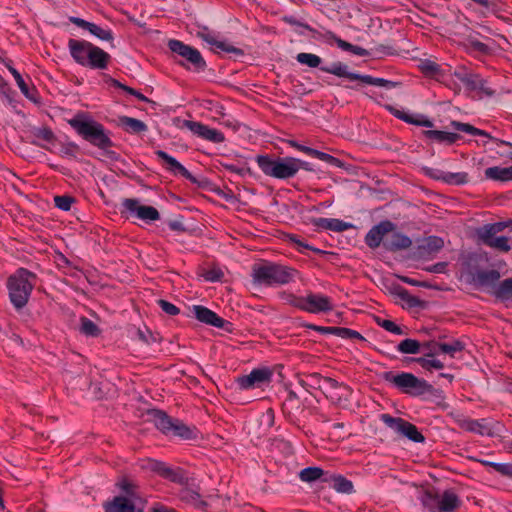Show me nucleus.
Returning a JSON list of instances; mask_svg holds the SVG:
<instances>
[{
  "mask_svg": "<svg viewBox=\"0 0 512 512\" xmlns=\"http://www.w3.org/2000/svg\"><path fill=\"white\" fill-rule=\"evenodd\" d=\"M67 123L80 138L101 150L108 159H118V154L111 150L114 146L111 132L91 114L79 111L72 118L67 119Z\"/></svg>",
  "mask_w": 512,
  "mask_h": 512,
  "instance_id": "1",
  "label": "nucleus"
},
{
  "mask_svg": "<svg viewBox=\"0 0 512 512\" xmlns=\"http://www.w3.org/2000/svg\"><path fill=\"white\" fill-rule=\"evenodd\" d=\"M68 48L73 60L94 70H105L111 60L109 53L86 40L69 39Z\"/></svg>",
  "mask_w": 512,
  "mask_h": 512,
  "instance_id": "2",
  "label": "nucleus"
},
{
  "mask_svg": "<svg viewBox=\"0 0 512 512\" xmlns=\"http://www.w3.org/2000/svg\"><path fill=\"white\" fill-rule=\"evenodd\" d=\"M297 270L282 264L265 261L252 267V279L255 284L268 287L286 285L294 281Z\"/></svg>",
  "mask_w": 512,
  "mask_h": 512,
  "instance_id": "3",
  "label": "nucleus"
},
{
  "mask_svg": "<svg viewBox=\"0 0 512 512\" xmlns=\"http://www.w3.org/2000/svg\"><path fill=\"white\" fill-rule=\"evenodd\" d=\"M37 276L25 269L19 268L7 280L9 299L15 309H22L28 303L36 285Z\"/></svg>",
  "mask_w": 512,
  "mask_h": 512,
  "instance_id": "4",
  "label": "nucleus"
},
{
  "mask_svg": "<svg viewBox=\"0 0 512 512\" xmlns=\"http://www.w3.org/2000/svg\"><path fill=\"white\" fill-rule=\"evenodd\" d=\"M381 377L383 381L393 388L412 397H419L431 393L433 390V386L430 383L409 372L394 373L386 371L382 373Z\"/></svg>",
  "mask_w": 512,
  "mask_h": 512,
  "instance_id": "5",
  "label": "nucleus"
},
{
  "mask_svg": "<svg viewBox=\"0 0 512 512\" xmlns=\"http://www.w3.org/2000/svg\"><path fill=\"white\" fill-rule=\"evenodd\" d=\"M260 170L264 175L279 180H287L296 176L294 157H275L269 154L257 155L255 157Z\"/></svg>",
  "mask_w": 512,
  "mask_h": 512,
  "instance_id": "6",
  "label": "nucleus"
},
{
  "mask_svg": "<svg viewBox=\"0 0 512 512\" xmlns=\"http://www.w3.org/2000/svg\"><path fill=\"white\" fill-rule=\"evenodd\" d=\"M420 500L429 512H456L462 504L460 497L453 489L442 492L436 489L426 490Z\"/></svg>",
  "mask_w": 512,
  "mask_h": 512,
  "instance_id": "7",
  "label": "nucleus"
},
{
  "mask_svg": "<svg viewBox=\"0 0 512 512\" xmlns=\"http://www.w3.org/2000/svg\"><path fill=\"white\" fill-rule=\"evenodd\" d=\"M168 48L173 53L177 63L185 69L194 72H202L205 70L206 61L198 49L176 39L168 41Z\"/></svg>",
  "mask_w": 512,
  "mask_h": 512,
  "instance_id": "8",
  "label": "nucleus"
},
{
  "mask_svg": "<svg viewBox=\"0 0 512 512\" xmlns=\"http://www.w3.org/2000/svg\"><path fill=\"white\" fill-rule=\"evenodd\" d=\"M320 70L325 73L333 74L337 77L346 78L350 81H359L362 84L383 87L388 90L397 86L396 82L386 80L384 78H377L370 75H361L351 72L349 71L348 66L342 62H334L329 66H321Z\"/></svg>",
  "mask_w": 512,
  "mask_h": 512,
  "instance_id": "9",
  "label": "nucleus"
},
{
  "mask_svg": "<svg viewBox=\"0 0 512 512\" xmlns=\"http://www.w3.org/2000/svg\"><path fill=\"white\" fill-rule=\"evenodd\" d=\"M380 419L389 428L407 437L409 440L413 442L422 443L425 440V437L422 435L421 432L418 431L417 427L414 424L402 418H396L389 414H381Z\"/></svg>",
  "mask_w": 512,
  "mask_h": 512,
  "instance_id": "10",
  "label": "nucleus"
},
{
  "mask_svg": "<svg viewBox=\"0 0 512 512\" xmlns=\"http://www.w3.org/2000/svg\"><path fill=\"white\" fill-rule=\"evenodd\" d=\"M122 213H128L130 216L145 221L146 223L154 222L160 219L159 211L148 205H141L140 201L135 198H125L121 203Z\"/></svg>",
  "mask_w": 512,
  "mask_h": 512,
  "instance_id": "11",
  "label": "nucleus"
},
{
  "mask_svg": "<svg viewBox=\"0 0 512 512\" xmlns=\"http://www.w3.org/2000/svg\"><path fill=\"white\" fill-rule=\"evenodd\" d=\"M104 512H144V501H135L127 496H115L104 503Z\"/></svg>",
  "mask_w": 512,
  "mask_h": 512,
  "instance_id": "12",
  "label": "nucleus"
},
{
  "mask_svg": "<svg viewBox=\"0 0 512 512\" xmlns=\"http://www.w3.org/2000/svg\"><path fill=\"white\" fill-rule=\"evenodd\" d=\"M334 308L332 299L318 293H308L304 296L302 311L318 314L332 311Z\"/></svg>",
  "mask_w": 512,
  "mask_h": 512,
  "instance_id": "13",
  "label": "nucleus"
},
{
  "mask_svg": "<svg viewBox=\"0 0 512 512\" xmlns=\"http://www.w3.org/2000/svg\"><path fill=\"white\" fill-rule=\"evenodd\" d=\"M272 373L267 368L253 369L248 375L238 377L237 384L243 390L259 388L262 385L269 383Z\"/></svg>",
  "mask_w": 512,
  "mask_h": 512,
  "instance_id": "14",
  "label": "nucleus"
},
{
  "mask_svg": "<svg viewBox=\"0 0 512 512\" xmlns=\"http://www.w3.org/2000/svg\"><path fill=\"white\" fill-rule=\"evenodd\" d=\"M419 68L424 75L443 83L447 87H452V75L450 68H443L441 65L429 59L422 60Z\"/></svg>",
  "mask_w": 512,
  "mask_h": 512,
  "instance_id": "15",
  "label": "nucleus"
},
{
  "mask_svg": "<svg viewBox=\"0 0 512 512\" xmlns=\"http://www.w3.org/2000/svg\"><path fill=\"white\" fill-rule=\"evenodd\" d=\"M395 230V224L389 220L381 221L373 226L365 236V243L371 249L378 248L389 233Z\"/></svg>",
  "mask_w": 512,
  "mask_h": 512,
  "instance_id": "16",
  "label": "nucleus"
},
{
  "mask_svg": "<svg viewBox=\"0 0 512 512\" xmlns=\"http://www.w3.org/2000/svg\"><path fill=\"white\" fill-rule=\"evenodd\" d=\"M185 126L196 136L210 141L212 143H222L225 141L224 134L215 128H211L197 121H186Z\"/></svg>",
  "mask_w": 512,
  "mask_h": 512,
  "instance_id": "17",
  "label": "nucleus"
},
{
  "mask_svg": "<svg viewBox=\"0 0 512 512\" xmlns=\"http://www.w3.org/2000/svg\"><path fill=\"white\" fill-rule=\"evenodd\" d=\"M309 378L317 383L319 388L329 395L331 399H340L342 394L338 390L349 392V387L343 383L338 382L336 379L330 377H322L318 373L311 374Z\"/></svg>",
  "mask_w": 512,
  "mask_h": 512,
  "instance_id": "18",
  "label": "nucleus"
},
{
  "mask_svg": "<svg viewBox=\"0 0 512 512\" xmlns=\"http://www.w3.org/2000/svg\"><path fill=\"white\" fill-rule=\"evenodd\" d=\"M511 225L512 220L485 224L476 229V235L484 245L488 246V243H491L497 237V233L502 232Z\"/></svg>",
  "mask_w": 512,
  "mask_h": 512,
  "instance_id": "19",
  "label": "nucleus"
},
{
  "mask_svg": "<svg viewBox=\"0 0 512 512\" xmlns=\"http://www.w3.org/2000/svg\"><path fill=\"white\" fill-rule=\"evenodd\" d=\"M193 313L196 319L216 328L225 329L230 322L218 316L215 312L202 305L193 306Z\"/></svg>",
  "mask_w": 512,
  "mask_h": 512,
  "instance_id": "20",
  "label": "nucleus"
},
{
  "mask_svg": "<svg viewBox=\"0 0 512 512\" xmlns=\"http://www.w3.org/2000/svg\"><path fill=\"white\" fill-rule=\"evenodd\" d=\"M156 156L162 160L165 165L166 169L175 175H181L187 180L194 181V177L192 174L174 157L170 156L168 153L162 150H157L155 152Z\"/></svg>",
  "mask_w": 512,
  "mask_h": 512,
  "instance_id": "21",
  "label": "nucleus"
},
{
  "mask_svg": "<svg viewBox=\"0 0 512 512\" xmlns=\"http://www.w3.org/2000/svg\"><path fill=\"white\" fill-rule=\"evenodd\" d=\"M456 422L458 426L465 431L477 433L482 436L491 434V429L487 425L485 419L475 420L464 416H458Z\"/></svg>",
  "mask_w": 512,
  "mask_h": 512,
  "instance_id": "22",
  "label": "nucleus"
},
{
  "mask_svg": "<svg viewBox=\"0 0 512 512\" xmlns=\"http://www.w3.org/2000/svg\"><path fill=\"white\" fill-rule=\"evenodd\" d=\"M412 245V240L405 234L395 230L385 238L383 246L386 250L396 252L408 249Z\"/></svg>",
  "mask_w": 512,
  "mask_h": 512,
  "instance_id": "23",
  "label": "nucleus"
},
{
  "mask_svg": "<svg viewBox=\"0 0 512 512\" xmlns=\"http://www.w3.org/2000/svg\"><path fill=\"white\" fill-rule=\"evenodd\" d=\"M470 80L473 84H467V90L477 92L480 97H492L495 95V90L491 88L488 85V81L482 78L479 74L474 73Z\"/></svg>",
  "mask_w": 512,
  "mask_h": 512,
  "instance_id": "24",
  "label": "nucleus"
},
{
  "mask_svg": "<svg viewBox=\"0 0 512 512\" xmlns=\"http://www.w3.org/2000/svg\"><path fill=\"white\" fill-rule=\"evenodd\" d=\"M324 483H328L331 487L339 493L350 494L353 492V483L342 475L329 473Z\"/></svg>",
  "mask_w": 512,
  "mask_h": 512,
  "instance_id": "25",
  "label": "nucleus"
},
{
  "mask_svg": "<svg viewBox=\"0 0 512 512\" xmlns=\"http://www.w3.org/2000/svg\"><path fill=\"white\" fill-rule=\"evenodd\" d=\"M391 112L395 117H397L398 119H400L406 123L414 124V125L422 126V127H428V128H431L433 126V122L423 115L409 114L405 111H401V110L393 109V108H391Z\"/></svg>",
  "mask_w": 512,
  "mask_h": 512,
  "instance_id": "26",
  "label": "nucleus"
},
{
  "mask_svg": "<svg viewBox=\"0 0 512 512\" xmlns=\"http://www.w3.org/2000/svg\"><path fill=\"white\" fill-rule=\"evenodd\" d=\"M444 246L442 238L437 236H429L424 239L418 250L421 256H429L440 251Z\"/></svg>",
  "mask_w": 512,
  "mask_h": 512,
  "instance_id": "27",
  "label": "nucleus"
},
{
  "mask_svg": "<svg viewBox=\"0 0 512 512\" xmlns=\"http://www.w3.org/2000/svg\"><path fill=\"white\" fill-rule=\"evenodd\" d=\"M426 138L433 140L437 143H445L448 145L457 142L461 136L457 133L440 131V130H426L424 131Z\"/></svg>",
  "mask_w": 512,
  "mask_h": 512,
  "instance_id": "28",
  "label": "nucleus"
},
{
  "mask_svg": "<svg viewBox=\"0 0 512 512\" xmlns=\"http://www.w3.org/2000/svg\"><path fill=\"white\" fill-rule=\"evenodd\" d=\"M328 474V471H325L320 467H307L302 469L298 476L302 482L312 483L317 480L324 482V479L327 478Z\"/></svg>",
  "mask_w": 512,
  "mask_h": 512,
  "instance_id": "29",
  "label": "nucleus"
},
{
  "mask_svg": "<svg viewBox=\"0 0 512 512\" xmlns=\"http://www.w3.org/2000/svg\"><path fill=\"white\" fill-rule=\"evenodd\" d=\"M485 176L488 179L507 182L512 180V166L510 167H499L493 166L485 170Z\"/></svg>",
  "mask_w": 512,
  "mask_h": 512,
  "instance_id": "30",
  "label": "nucleus"
},
{
  "mask_svg": "<svg viewBox=\"0 0 512 512\" xmlns=\"http://www.w3.org/2000/svg\"><path fill=\"white\" fill-rule=\"evenodd\" d=\"M153 420L157 429L166 435H170L174 418L168 416L161 410H154Z\"/></svg>",
  "mask_w": 512,
  "mask_h": 512,
  "instance_id": "31",
  "label": "nucleus"
},
{
  "mask_svg": "<svg viewBox=\"0 0 512 512\" xmlns=\"http://www.w3.org/2000/svg\"><path fill=\"white\" fill-rule=\"evenodd\" d=\"M119 121L121 127L128 133L139 134L146 132L148 129L147 125L143 121L136 118L123 116Z\"/></svg>",
  "mask_w": 512,
  "mask_h": 512,
  "instance_id": "32",
  "label": "nucleus"
},
{
  "mask_svg": "<svg viewBox=\"0 0 512 512\" xmlns=\"http://www.w3.org/2000/svg\"><path fill=\"white\" fill-rule=\"evenodd\" d=\"M117 487L123 493L121 496H127L135 501H142L138 496V486L132 480L122 477L117 483Z\"/></svg>",
  "mask_w": 512,
  "mask_h": 512,
  "instance_id": "33",
  "label": "nucleus"
},
{
  "mask_svg": "<svg viewBox=\"0 0 512 512\" xmlns=\"http://www.w3.org/2000/svg\"><path fill=\"white\" fill-rule=\"evenodd\" d=\"M170 435L180 437L184 440H190L196 436L195 429L187 426L178 419H174Z\"/></svg>",
  "mask_w": 512,
  "mask_h": 512,
  "instance_id": "34",
  "label": "nucleus"
},
{
  "mask_svg": "<svg viewBox=\"0 0 512 512\" xmlns=\"http://www.w3.org/2000/svg\"><path fill=\"white\" fill-rule=\"evenodd\" d=\"M394 293L397 295L402 301H404L409 308L422 307L423 301L420 300L417 296H413L409 293L407 289L402 286H397L394 288Z\"/></svg>",
  "mask_w": 512,
  "mask_h": 512,
  "instance_id": "35",
  "label": "nucleus"
},
{
  "mask_svg": "<svg viewBox=\"0 0 512 512\" xmlns=\"http://www.w3.org/2000/svg\"><path fill=\"white\" fill-rule=\"evenodd\" d=\"M179 496L182 501L196 508H200L205 505V502L201 499L200 494L196 490L183 488L181 489Z\"/></svg>",
  "mask_w": 512,
  "mask_h": 512,
  "instance_id": "36",
  "label": "nucleus"
},
{
  "mask_svg": "<svg viewBox=\"0 0 512 512\" xmlns=\"http://www.w3.org/2000/svg\"><path fill=\"white\" fill-rule=\"evenodd\" d=\"M450 126L457 131H461V132H464V133H467V134H470L473 136H483L486 138H491L489 133H487L486 131L481 130L479 128H476L469 123H462V122L453 120V121H451Z\"/></svg>",
  "mask_w": 512,
  "mask_h": 512,
  "instance_id": "37",
  "label": "nucleus"
},
{
  "mask_svg": "<svg viewBox=\"0 0 512 512\" xmlns=\"http://www.w3.org/2000/svg\"><path fill=\"white\" fill-rule=\"evenodd\" d=\"M473 74L474 73L468 72L465 67H459L453 73L451 72L452 78H457L465 86L467 84H473L472 81L470 80ZM451 86L452 87L449 88L454 90L456 93L460 91V86L454 81V79H452Z\"/></svg>",
  "mask_w": 512,
  "mask_h": 512,
  "instance_id": "38",
  "label": "nucleus"
},
{
  "mask_svg": "<svg viewBox=\"0 0 512 512\" xmlns=\"http://www.w3.org/2000/svg\"><path fill=\"white\" fill-rule=\"evenodd\" d=\"M422 344L415 339L406 338L399 342L397 351L402 354H417L421 352Z\"/></svg>",
  "mask_w": 512,
  "mask_h": 512,
  "instance_id": "39",
  "label": "nucleus"
},
{
  "mask_svg": "<svg viewBox=\"0 0 512 512\" xmlns=\"http://www.w3.org/2000/svg\"><path fill=\"white\" fill-rule=\"evenodd\" d=\"M438 349L442 353L448 354L450 357L454 358L457 353L465 349V343L460 339H455L449 343H440Z\"/></svg>",
  "mask_w": 512,
  "mask_h": 512,
  "instance_id": "40",
  "label": "nucleus"
},
{
  "mask_svg": "<svg viewBox=\"0 0 512 512\" xmlns=\"http://www.w3.org/2000/svg\"><path fill=\"white\" fill-rule=\"evenodd\" d=\"M12 76L14 77L20 91L22 92V94L27 97L28 99L32 100L33 102H37V98H36V90L33 88V89H30L28 84L25 82V80L23 79V77L21 76V74L17 71V70H13L12 71Z\"/></svg>",
  "mask_w": 512,
  "mask_h": 512,
  "instance_id": "41",
  "label": "nucleus"
},
{
  "mask_svg": "<svg viewBox=\"0 0 512 512\" xmlns=\"http://www.w3.org/2000/svg\"><path fill=\"white\" fill-rule=\"evenodd\" d=\"M162 478L177 484H185L188 480L181 468H173L171 466H167L162 475Z\"/></svg>",
  "mask_w": 512,
  "mask_h": 512,
  "instance_id": "42",
  "label": "nucleus"
},
{
  "mask_svg": "<svg viewBox=\"0 0 512 512\" xmlns=\"http://www.w3.org/2000/svg\"><path fill=\"white\" fill-rule=\"evenodd\" d=\"M494 295L501 301L512 299V278L503 280L495 289Z\"/></svg>",
  "mask_w": 512,
  "mask_h": 512,
  "instance_id": "43",
  "label": "nucleus"
},
{
  "mask_svg": "<svg viewBox=\"0 0 512 512\" xmlns=\"http://www.w3.org/2000/svg\"><path fill=\"white\" fill-rule=\"evenodd\" d=\"M411 361L418 363L423 369L431 371L432 369L441 370L444 368V363L434 357H417L411 358Z\"/></svg>",
  "mask_w": 512,
  "mask_h": 512,
  "instance_id": "44",
  "label": "nucleus"
},
{
  "mask_svg": "<svg viewBox=\"0 0 512 512\" xmlns=\"http://www.w3.org/2000/svg\"><path fill=\"white\" fill-rule=\"evenodd\" d=\"M466 48L469 53H478L480 55H488L491 53V48L487 44L473 37L467 38Z\"/></svg>",
  "mask_w": 512,
  "mask_h": 512,
  "instance_id": "45",
  "label": "nucleus"
},
{
  "mask_svg": "<svg viewBox=\"0 0 512 512\" xmlns=\"http://www.w3.org/2000/svg\"><path fill=\"white\" fill-rule=\"evenodd\" d=\"M330 333L344 339L364 340V337L357 331L345 327H328L325 328Z\"/></svg>",
  "mask_w": 512,
  "mask_h": 512,
  "instance_id": "46",
  "label": "nucleus"
},
{
  "mask_svg": "<svg viewBox=\"0 0 512 512\" xmlns=\"http://www.w3.org/2000/svg\"><path fill=\"white\" fill-rule=\"evenodd\" d=\"M213 50L217 53L234 54L235 56H243L244 51L238 47L233 46L225 40H218Z\"/></svg>",
  "mask_w": 512,
  "mask_h": 512,
  "instance_id": "47",
  "label": "nucleus"
},
{
  "mask_svg": "<svg viewBox=\"0 0 512 512\" xmlns=\"http://www.w3.org/2000/svg\"><path fill=\"white\" fill-rule=\"evenodd\" d=\"M500 279V273L495 270H481L477 272V280L482 285H490L496 283Z\"/></svg>",
  "mask_w": 512,
  "mask_h": 512,
  "instance_id": "48",
  "label": "nucleus"
},
{
  "mask_svg": "<svg viewBox=\"0 0 512 512\" xmlns=\"http://www.w3.org/2000/svg\"><path fill=\"white\" fill-rule=\"evenodd\" d=\"M296 60L300 64L306 65L310 68H317L322 63V59L318 55L305 52L298 53L296 56Z\"/></svg>",
  "mask_w": 512,
  "mask_h": 512,
  "instance_id": "49",
  "label": "nucleus"
},
{
  "mask_svg": "<svg viewBox=\"0 0 512 512\" xmlns=\"http://www.w3.org/2000/svg\"><path fill=\"white\" fill-rule=\"evenodd\" d=\"M443 182L449 185H463L468 182V174L466 172H445Z\"/></svg>",
  "mask_w": 512,
  "mask_h": 512,
  "instance_id": "50",
  "label": "nucleus"
},
{
  "mask_svg": "<svg viewBox=\"0 0 512 512\" xmlns=\"http://www.w3.org/2000/svg\"><path fill=\"white\" fill-rule=\"evenodd\" d=\"M311 157H314V158H317L323 162H326L327 164L331 165V166H334V167H341L342 166V162L340 159L328 154V153H325V152H322V151H319V150H316V149H312V152H311Z\"/></svg>",
  "mask_w": 512,
  "mask_h": 512,
  "instance_id": "51",
  "label": "nucleus"
},
{
  "mask_svg": "<svg viewBox=\"0 0 512 512\" xmlns=\"http://www.w3.org/2000/svg\"><path fill=\"white\" fill-rule=\"evenodd\" d=\"M279 296L285 303L300 310L303 309L304 296H296L293 293L285 291L281 292Z\"/></svg>",
  "mask_w": 512,
  "mask_h": 512,
  "instance_id": "52",
  "label": "nucleus"
},
{
  "mask_svg": "<svg viewBox=\"0 0 512 512\" xmlns=\"http://www.w3.org/2000/svg\"><path fill=\"white\" fill-rule=\"evenodd\" d=\"M80 330L86 336H91V337L98 336L100 333L98 326L92 320H90L86 317H83L81 319Z\"/></svg>",
  "mask_w": 512,
  "mask_h": 512,
  "instance_id": "53",
  "label": "nucleus"
},
{
  "mask_svg": "<svg viewBox=\"0 0 512 512\" xmlns=\"http://www.w3.org/2000/svg\"><path fill=\"white\" fill-rule=\"evenodd\" d=\"M376 322L378 326H380L381 328L385 329L390 333H393L395 335L405 334L404 330L392 320L377 318Z\"/></svg>",
  "mask_w": 512,
  "mask_h": 512,
  "instance_id": "54",
  "label": "nucleus"
},
{
  "mask_svg": "<svg viewBox=\"0 0 512 512\" xmlns=\"http://www.w3.org/2000/svg\"><path fill=\"white\" fill-rule=\"evenodd\" d=\"M484 465L494 469L499 474L512 478V463H495L490 461H484Z\"/></svg>",
  "mask_w": 512,
  "mask_h": 512,
  "instance_id": "55",
  "label": "nucleus"
},
{
  "mask_svg": "<svg viewBox=\"0 0 512 512\" xmlns=\"http://www.w3.org/2000/svg\"><path fill=\"white\" fill-rule=\"evenodd\" d=\"M488 247L505 253L511 250L509 239L506 236H497L491 243H488Z\"/></svg>",
  "mask_w": 512,
  "mask_h": 512,
  "instance_id": "56",
  "label": "nucleus"
},
{
  "mask_svg": "<svg viewBox=\"0 0 512 512\" xmlns=\"http://www.w3.org/2000/svg\"><path fill=\"white\" fill-rule=\"evenodd\" d=\"M75 199L69 195H58L54 197L55 206L63 211H69Z\"/></svg>",
  "mask_w": 512,
  "mask_h": 512,
  "instance_id": "57",
  "label": "nucleus"
},
{
  "mask_svg": "<svg viewBox=\"0 0 512 512\" xmlns=\"http://www.w3.org/2000/svg\"><path fill=\"white\" fill-rule=\"evenodd\" d=\"M89 32L99 38L100 40L104 41H112L113 40V34L111 30L103 29L100 26L92 23Z\"/></svg>",
  "mask_w": 512,
  "mask_h": 512,
  "instance_id": "58",
  "label": "nucleus"
},
{
  "mask_svg": "<svg viewBox=\"0 0 512 512\" xmlns=\"http://www.w3.org/2000/svg\"><path fill=\"white\" fill-rule=\"evenodd\" d=\"M34 136L37 139L43 140L47 143H53L56 140L55 134L49 127H40L34 131Z\"/></svg>",
  "mask_w": 512,
  "mask_h": 512,
  "instance_id": "59",
  "label": "nucleus"
},
{
  "mask_svg": "<svg viewBox=\"0 0 512 512\" xmlns=\"http://www.w3.org/2000/svg\"><path fill=\"white\" fill-rule=\"evenodd\" d=\"M352 225L350 223L344 222L340 219L329 218V224L327 226V230H331L334 232H343L351 228Z\"/></svg>",
  "mask_w": 512,
  "mask_h": 512,
  "instance_id": "60",
  "label": "nucleus"
},
{
  "mask_svg": "<svg viewBox=\"0 0 512 512\" xmlns=\"http://www.w3.org/2000/svg\"><path fill=\"white\" fill-rule=\"evenodd\" d=\"M325 38L327 39H332L336 42L337 46L344 50V51H348V52H351L352 51V48H353V44L345 41V40H342L341 38L337 37L333 32L331 31H326L325 34H324Z\"/></svg>",
  "mask_w": 512,
  "mask_h": 512,
  "instance_id": "61",
  "label": "nucleus"
},
{
  "mask_svg": "<svg viewBox=\"0 0 512 512\" xmlns=\"http://www.w3.org/2000/svg\"><path fill=\"white\" fill-rule=\"evenodd\" d=\"M422 344V348H421V352L424 353L423 356H427V357H434L437 352H438V345L440 344L439 342H434V341H428V342H424V343H421Z\"/></svg>",
  "mask_w": 512,
  "mask_h": 512,
  "instance_id": "62",
  "label": "nucleus"
},
{
  "mask_svg": "<svg viewBox=\"0 0 512 512\" xmlns=\"http://www.w3.org/2000/svg\"><path fill=\"white\" fill-rule=\"evenodd\" d=\"M12 93L9 84L0 76V98L6 100L8 103H12Z\"/></svg>",
  "mask_w": 512,
  "mask_h": 512,
  "instance_id": "63",
  "label": "nucleus"
},
{
  "mask_svg": "<svg viewBox=\"0 0 512 512\" xmlns=\"http://www.w3.org/2000/svg\"><path fill=\"white\" fill-rule=\"evenodd\" d=\"M158 305L166 314L170 316L178 315L180 312V309L177 306L167 300H158Z\"/></svg>",
  "mask_w": 512,
  "mask_h": 512,
  "instance_id": "64",
  "label": "nucleus"
}]
</instances>
